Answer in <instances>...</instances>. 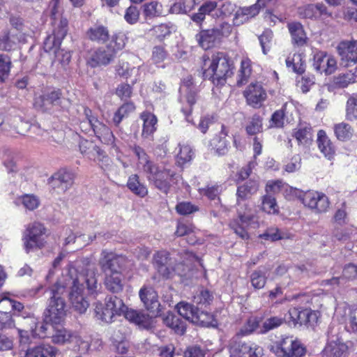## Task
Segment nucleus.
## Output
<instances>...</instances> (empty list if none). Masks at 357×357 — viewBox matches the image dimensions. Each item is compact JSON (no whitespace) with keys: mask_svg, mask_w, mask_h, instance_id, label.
Here are the masks:
<instances>
[{"mask_svg":"<svg viewBox=\"0 0 357 357\" xmlns=\"http://www.w3.org/2000/svg\"><path fill=\"white\" fill-rule=\"evenodd\" d=\"M192 319L193 324L204 327L215 326L217 325V321L213 315L203 310L199 311L198 310L195 317Z\"/></svg>","mask_w":357,"mask_h":357,"instance_id":"40","label":"nucleus"},{"mask_svg":"<svg viewBox=\"0 0 357 357\" xmlns=\"http://www.w3.org/2000/svg\"><path fill=\"white\" fill-rule=\"evenodd\" d=\"M273 38V32L271 30H265L261 35L259 36V40L262 48V52L266 54L269 50V43Z\"/></svg>","mask_w":357,"mask_h":357,"instance_id":"58","label":"nucleus"},{"mask_svg":"<svg viewBox=\"0 0 357 357\" xmlns=\"http://www.w3.org/2000/svg\"><path fill=\"white\" fill-rule=\"evenodd\" d=\"M259 321L256 317L250 318L247 322V325L242 328L237 333L239 335H246L250 334L259 327Z\"/></svg>","mask_w":357,"mask_h":357,"instance_id":"60","label":"nucleus"},{"mask_svg":"<svg viewBox=\"0 0 357 357\" xmlns=\"http://www.w3.org/2000/svg\"><path fill=\"white\" fill-rule=\"evenodd\" d=\"M239 334H236L229 342L231 353L238 357H257L258 347L254 343L243 342L239 340Z\"/></svg>","mask_w":357,"mask_h":357,"instance_id":"11","label":"nucleus"},{"mask_svg":"<svg viewBox=\"0 0 357 357\" xmlns=\"http://www.w3.org/2000/svg\"><path fill=\"white\" fill-rule=\"evenodd\" d=\"M286 64L289 68L292 67L293 71L298 74H303L305 72V64L301 54H294L291 59L287 58Z\"/></svg>","mask_w":357,"mask_h":357,"instance_id":"51","label":"nucleus"},{"mask_svg":"<svg viewBox=\"0 0 357 357\" xmlns=\"http://www.w3.org/2000/svg\"><path fill=\"white\" fill-rule=\"evenodd\" d=\"M123 274L105 275L104 284L105 288L113 294H119L123 289Z\"/></svg>","mask_w":357,"mask_h":357,"instance_id":"32","label":"nucleus"},{"mask_svg":"<svg viewBox=\"0 0 357 357\" xmlns=\"http://www.w3.org/2000/svg\"><path fill=\"white\" fill-rule=\"evenodd\" d=\"M12 67L10 57L4 54H0V83H3L8 77Z\"/></svg>","mask_w":357,"mask_h":357,"instance_id":"46","label":"nucleus"},{"mask_svg":"<svg viewBox=\"0 0 357 357\" xmlns=\"http://www.w3.org/2000/svg\"><path fill=\"white\" fill-rule=\"evenodd\" d=\"M51 338L52 342L56 344H65L73 342H77L79 339V336L75 333L64 328H54V333Z\"/></svg>","mask_w":357,"mask_h":357,"instance_id":"25","label":"nucleus"},{"mask_svg":"<svg viewBox=\"0 0 357 357\" xmlns=\"http://www.w3.org/2000/svg\"><path fill=\"white\" fill-rule=\"evenodd\" d=\"M249 135H254L262 131V117L258 114L253 115L245 127Z\"/></svg>","mask_w":357,"mask_h":357,"instance_id":"47","label":"nucleus"},{"mask_svg":"<svg viewBox=\"0 0 357 357\" xmlns=\"http://www.w3.org/2000/svg\"><path fill=\"white\" fill-rule=\"evenodd\" d=\"M238 218L232 220L229 226L240 238L243 240H248L250 236L247 229L252 221L254 215L249 211L242 212L239 209H238Z\"/></svg>","mask_w":357,"mask_h":357,"instance_id":"12","label":"nucleus"},{"mask_svg":"<svg viewBox=\"0 0 357 357\" xmlns=\"http://www.w3.org/2000/svg\"><path fill=\"white\" fill-rule=\"evenodd\" d=\"M22 202L24 207L30 211L38 208L40 202L39 199L33 195H25L22 197Z\"/></svg>","mask_w":357,"mask_h":357,"instance_id":"61","label":"nucleus"},{"mask_svg":"<svg viewBox=\"0 0 357 357\" xmlns=\"http://www.w3.org/2000/svg\"><path fill=\"white\" fill-rule=\"evenodd\" d=\"M213 299L212 294L208 290H202L199 294L194 296V303L197 305L206 306L210 305Z\"/></svg>","mask_w":357,"mask_h":357,"instance_id":"55","label":"nucleus"},{"mask_svg":"<svg viewBox=\"0 0 357 357\" xmlns=\"http://www.w3.org/2000/svg\"><path fill=\"white\" fill-rule=\"evenodd\" d=\"M261 209L268 213L278 211L276 201L271 195H264L262 198Z\"/></svg>","mask_w":357,"mask_h":357,"instance_id":"54","label":"nucleus"},{"mask_svg":"<svg viewBox=\"0 0 357 357\" xmlns=\"http://www.w3.org/2000/svg\"><path fill=\"white\" fill-rule=\"evenodd\" d=\"M162 6L157 1H152L144 5V13L146 17H153L162 13Z\"/></svg>","mask_w":357,"mask_h":357,"instance_id":"53","label":"nucleus"},{"mask_svg":"<svg viewBox=\"0 0 357 357\" xmlns=\"http://www.w3.org/2000/svg\"><path fill=\"white\" fill-rule=\"evenodd\" d=\"M115 55L116 50L111 45L99 48L91 57V61L93 63L92 66H106L114 59Z\"/></svg>","mask_w":357,"mask_h":357,"instance_id":"24","label":"nucleus"},{"mask_svg":"<svg viewBox=\"0 0 357 357\" xmlns=\"http://www.w3.org/2000/svg\"><path fill=\"white\" fill-rule=\"evenodd\" d=\"M61 96L59 89L45 93L35 98L34 107L43 112H50L54 106L61 103Z\"/></svg>","mask_w":357,"mask_h":357,"instance_id":"10","label":"nucleus"},{"mask_svg":"<svg viewBox=\"0 0 357 357\" xmlns=\"http://www.w3.org/2000/svg\"><path fill=\"white\" fill-rule=\"evenodd\" d=\"M23 38L22 34L11 35L10 31H5L0 37V50L10 52L15 50L18 43Z\"/></svg>","mask_w":357,"mask_h":357,"instance_id":"29","label":"nucleus"},{"mask_svg":"<svg viewBox=\"0 0 357 357\" xmlns=\"http://www.w3.org/2000/svg\"><path fill=\"white\" fill-rule=\"evenodd\" d=\"M95 313L96 317L105 322H112L114 315H116L109 307L105 305V307L102 306L101 303H98L96 305Z\"/></svg>","mask_w":357,"mask_h":357,"instance_id":"48","label":"nucleus"},{"mask_svg":"<svg viewBox=\"0 0 357 357\" xmlns=\"http://www.w3.org/2000/svg\"><path fill=\"white\" fill-rule=\"evenodd\" d=\"M333 131L336 138L341 142L350 140L354 134L353 127L345 122L335 123L333 126Z\"/></svg>","mask_w":357,"mask_h":357,"instance_id":"34","label":"nucleus"},{"mask_svg":"<svg viewBox=\"0 0 357 357\" xmlns=\"http://www.w3.org/2000/svg\"><path fill=\"white\" fill-rule=\"evenodd\" d=\"M290 321L294 326H304L313 328L318 321L320 313L308 308L293 307L289 310Z\"/></svg>","mask_w":357,"mask_h":357,"instance_id":"6","label":"nucleus"},{"mask_svg":"<svg viewBox=\"0 0 357 357\" xmlns=\"http://www.w3.org/2000/svg\"><path fill=\"white\" fill-rule=\"evenodd\" d=\"M174 173L168 169H160L157 166L146 176L147 180L157 189L164 193H167L170 188V181Z\"/></svg>","mask_w":357,"mask_h":357,"instance_id":"7","label":"nucleus"},{"mask_svg":"<svg viewBox=\"0 0 357 357\" xmlns=\"http://www.w3.org/2000/svg\"><path fill=\"white\" fill-rule=\"evenodd\" d=\"M237 185L236 197L238 206L241 201L250 199L259 188V181L255 178H252L242 184L238 183Z\"/></svg>","mask_w":357,"mask_h":357,"instance_id":"18","label":"nucleus"},{"mask_svg":"<svg viewBox=\"0 0 357 357\" xmlns=\"http://www.w3.org/2000/svg\"><path fill=\"white\" fill-rule=\"evenodd\" d=\"M305 206L315 209L317 212H325L329 208L328 198L324 194L318 192H307L302 199Z\"/></svg>","mask_w":357,"mask_h":357,"instance_id":"13","label":"nucleus"},{"mask_svg":"<svg viewBox=\"0 0 357 357\" xmlns=\"http://www.w3.org/2000/svg\"><path fill=\"white\" fill-rule=\"evenodd\" d=\"M56 349L50 345H40L30 349L26 353L27 357H56Z\"/></svg>","mask_w":357,"mask_h":357,"instance_id":"38","label":"nucleus"},{"mask_svg":"<svg viewBox=\"0 0 357 357\" xmlns=\"http://www.w3.org/2000/svg\"><path fill=\"white\" fill-rule=\"evenodd\" d=\"M284 322V319L279 317H271L266 319L260 328V333H266L269 331L273 330L280 326Z\"/></svg>","mask_w":357,"mask_h":357,"instance_id":"50","label":"nucleus"},{"mask_svg":"<svg viewBox=\"0 0 357 357\" xmlns=\"http://www.w3.org/2000/svg\"><path fill=\"white\" fill-rule=\"evenodd\" d=\"M221 130L219 135L214 137L211 141V145L215 150V152L220 155H225L227 151L228 142L226 137L228 135V129L224 125H220Z\"/></svg>","mask_w":357,"mask_h":357,"instance_id":"31","label":"nucleus"},{"mask_svg":"<svg viewBox=\"0 0 357 357\" xmlns=\"http://www.w3.org/2000/svg\"><path fill=\"white\" fill-rule=\"evenodd\" d=\"M59 29L54 28L53 33L48 36L43 43V48L45 52L54 51L58 52L62 40L67 34L68 29L66 28V22L65 20L60 22Z\"/></svg>","mask_w":357,"mask_h":357,"instance_id":"14","label":"nucleus"},{"mask_svg":"<svg viewBox=\"0 0 357 357\" xmlns=\"http://www.w3.org/2000/svg\"><path fill=\"white\" fill-rule=\"evenodd\" d=\"M45 227L40 222H34L28 225L22 238L26 253L45 247V241L44 240L43 235L45 234Z\"/></svg>","mask_w":357,"mask_h":357,"instance_id":"4","label":"nucleus"},{"mask_svg":"<svg viewBox=\"0 0 357 357\" xmlns=\"http://www.w3.org/2000/svg\"><path fill=\"white\" fill-rule=\"evenodd\" d=\"M105 305L114 312L116 315L126 314V312L128 310V307L125 305L123 301L116 296L106 297Z\"/></svg>","mask_w":357,"mask_h":357,"instance_id":"42","label":"nucleus"},{"mask_svg":"<svg viewBox=\"0 0 357 357\" xmlns=\"http://www.w3.org/2000/svg\"><path fill=\"white\" fill-rule=\"evenodd\" d=\"M198 308V307H195L186 302H180L176 305L178 314L192 323H193L192 318L195 317Z\"/></svg>","mask_w":357,"mask_h":357,"instance_id":"39","label":"nucleus"},{"mask_svg":"<svg viewBox=\"0 0 357 357\" xmlns=\"http://www.w3.org/2000/svg\"><path fill=\"white\" fill-rule=\"evenodd\" d=\"M244 95L249 105L258 107L266 98V93L261 84L256 82L249 85Z\"/></svg>","mask_w":357,"mask_h":357,"instance_id":"20","label":"nucleus"},{"mask_svg":"<svg viewBox=\"0 0 357 357\" xmlns=\"http://www.w3.org/2000/svg\"><path fill=\"white\" fill-rule=\"evenodd\" d=\"M259 238L267 241H275L284 238V236L278 228L272 227L267 229L264 233L260 234Z\"/></svg>","mask_w":357,"mask_h":357,"instance_id":"56","label":"nucleus"},{"mask_svg":"<svg viewBox=\"0 0 357 357\" xmlns=\"http://www.w3.org/2000/svg\"><path fill=\"white\" fill-rule=\"evenodd\" d=\"M176 210L178 213L187 215L198 211V208L196 206L191 204L190 202H183L176 205Z\"/></svg>","mask_w":357,"mask_h":357,"instance_id":"59","label":"nucleus"},{"mask_svg":"<svg viewBox=\"0 0 357 357\" xmlns=\"http://www.w3.org/2000/svg\"><path fill=\"white\" fill-rule=\"evenodd\" d=\"M313 66L314 69L320 73H324L326 75H331L333 73L336 69V60L328 56L324 52H319L316 53L313 58Z\"/></svg>","mask_w":357,"mask_h":357,"instance_id":"15","label":"nucleus"},{"mask_svg":"<svg viewBox=\"0 0 357 357\" xmlns=\"http://www.w3.org/2000/svg\"><path fill=\"white\" fill-rule=\"evenodd\" d=\"M208 68L203 72L205 79H209L218 86L225 84L228 77L233 75V62L230 58L223 52H217L211 56V59L205 60L204 66Z\"/></svg>","mask_w":357,"mask_h":357,"instance_id":"2","label":"nucleus"},{"mask_svg":"<svg viewBox=\"0 0 357 357\" xmlns=\"http://www.w3.org/2000/svg\"><path fill=\"white\" fill-rule=\"evenodd\" d=\"M25 322L29 325V328H18V334L20 337V342L26 343L29 340L30 335H34V328H36V322L33 320H25Z\"/></svg>","mask_w":357,"mask_h":357,"instance_id":"52","label":"nucleus"},{"mask_svg":"<svg viewBox=\"0 0 357 357\" xmlns=\"http://www.w3.org/2000/svg\"><path fill=\"white\" fill-rule=\"evenodd\" d=\"M185 357H205V351L199 346L188 347L184 352Z\"/></svg>","mask_w":357,"mask_h":357,"instance_id":"64","label":"nucleus"},{"mask_svg":"<svg viewBox=\"0 0 357 357\" xmlns=\"http://www.w3.org/2000/svg\"><path fill=\"white\" fill-rule=\"evenodd\" d=\"M123 261L124 259L122 257L103 250L99 260V265L105 275L122 274L121 270Z\"/></svg>","mask_w":357,"mask_h":357,"instance_id":"8","label":"nucleus"},{"mask_svg":"<svg viewBox=\"0 0 357 357\" xmlns=\"http://www.w3.org/2000/svg\"><path fill=\"white\" fill-rule=\"evenodd\" d=\"M87 35L89 38L93 41H98L100 43H105L109 39V31L104 26H97L91 28Z\"/></svg>","mask_w":357,"mask_h":357,"instance_id":"41","label":"nucleus"},{"mask_svg":"<svg viewBox=\"0 0 357 357\" xmlns=\"http://www.w3.org/2000/svg\"><path fill=\"white\" fill-rule=\"evenodd\" d=\"M287 26L291 36L292 43L297 46L304 45L307 38L303 25L299 22H291L288 24Z\"/></svg>","mask_w":357,"mask_h":357,"instance_id":"28","label":"nucleus"},{"mask_svg":"<svg viewBox=\"0 0 357 357\" xmlns=\"http://www.w3.org/2000/svg\"><path fill=\"white\" fill-rule=\"evenodd\" d=\"M153 260L154 265L160 274L164 277H168L171 269L173 268L169 253L165 250L158 251L154 255Z\"/></svg>","mask_w":357,"mask_h":357,"instance_id":"21","label":"nucleus"},{"mask_svg":"<svg viewBox=\"0 0 357 357\" xmlns=\"http://www.w3.org/2000/svg\"><path fill=\"white\" fill-rule=\"evenodd\" d=\"M271 351L280 357H302L306 349L300 341L293 337H285L271 346Z\"/></svg>","mask_w":357,"mask_h":357,"instance_id":"5","label":"nucleus"},{"mask_svg":"<svg viewBox=\"0 0 357 357\" xmlns=\"http://www.w3.org/2000/svg\"><path fill=\"white\" fill-rule=\"evenodd\" d=\"M317 144L326 157L330 158L334 154L335 150L331 140L323 130H319L317 133Z\"/></svg>","mask_w":357,"mask_h":357,"instance_id":"37","label":"nucleus"},{"mask_svg":"<svg viewBox=\"0 0 357 357\" xmlns=\"http://www.w3.org/2000/svg\"><path fill=\"white\" fill-rule=\"evenodd\" d=\"M298 14L301 17L306 19L326 18L331 16L327 7L321 3L307 4L298 8Z\"/></svg>","mask_w":357,"mask_h":357,"instance_id":"16","label":"nucleus"},{"mask_svg":"<svg viewBox=\"0 0 357 357\" xmlns=\"http://www.w3.org/2000/svg\"><path fill=\"white\" fill-rule=\"evenodd\" d=\"M259 2L250 6L239 8L234 15L233 25L239 26L256 16L261 8Z\"/></svg>","mask_w":357,"mask_h":357,"instance_id":"19","label":"nucleus"},{"mask_svg":"<svg viewBox=\"0 0 357 357\" xmlns=\"http://www.w3.org/2000/svg\"><path fill=\"white\" fill-rule=\"evenodd\" d=\"M325 351L331 357H345L348 351V347L339 340H333L328 343Z\"/></svg>","mask_w":357,"mask_h":357,"instance_id":"35","label":"nucleus"},{"mask_svg":"<svg viewBox=\"0 0 357 357\" xmlns=\"http://www.w3.org/2000/svg\"><path fill=\"white\" fill-rule=\"evenodd\" d=\"M357 278V266L354 264L346 265L342 271V279L351 280Z\"/></svg>","mask_w":357,"mask_h":357,"instance_id":"63","label":"nucleus"},{"mask_svg":"<svg viewBox=\"0 0 357 357\" xmlns=\"http://www.w3.org/2000/svg\"><path fill=\"white\" fill-rule=\"evenodd\" d=\"M79 149L83 154L87 155L90 158H95L96 155L102 154L101 149L92 142L88 140H82L79 143Z\"/></svg>","mask_w":357,"mask_h":357,"instance_id":"44","label":"nucleus"},{"mask_svg":"<svg viewBox=\"0 0 357 357\" xmlns=\"http://www.w3.org/2000/svg\"><path fill=\"white\" fill-rule=\"evenodd\" d=\"M135 107L132 102H126L121 105L114 113L113 122L117 126L122 119L127 116L130 113L134 112Z\"/></svg>","mask_w":357,"mask_h":357,"instance_id":"45","label":"nucleus"},{"mask_svg":"<svg viewBox=\"0 0 357 357\" xmlns=\"http://www.w3.org/2000/svg\"><path fill=\"white\" fill-rule=\"evenodd\" d=\"M132 92V86L128 84H121L116 89V94L121 99L129 98Z\"/></svg>","mask_w":357,"mask_h":357,"instance_id":"62","label":"nucleus"},{"mask_svg":"<svg viewBox=\"0 0 357 357\" xmlns=\"http://www.w3.org/2000/svg\"><path fill=\"white\" fill-rule=\"evenodd\" d=\"M266 273L267 271L265 268L255 270L251 273L250 282L255 289H260L265 286L267 280Z\"/></svg>","mask_w":357,"mask_h":357,"instance_id":"43","label":"nucleus"},{"mask_svg":"<svg viewBox=\"0 0 357 357\" xmlns=\"http://www.w3.org/2000/svg\"><path fill=\"white\" fill-rule=\"evenodd\" d=\"M82 262L84 266L73 280L68 294L73 307L80 314L84 313L89 305L84 297V290L89 295H96L100 287L98 283V270L96 266L91 264L89 258L84 259Z\"/></svg>","mask_w":357,"mask_h":357,"instance_id":"1","label":"nucleus"},{"mask_svg":"<svg viewBox=\"0 0 357 357\" xmlns=\"http://www.w3.org/2000/svg\"><path fill=\"white\" fill-rule=\"evenodd\" d=\"M346 119L349 121L357 119V95L351 96L346 105Z\"/></svg>","mask_w":357,"mask_h":357,"instance_id":"49","label":"nucleus"},{"mask_svg":"<svg viewBox=\"0 0 357 357\" xmlns=\"http://www.w3.org/2000/svg\"><path fill=\"white\" fill-rule=\"evenodd\" d=\"M139 18V10L137 7L130 6L128 7L124 15L125 20L130 24H134L137 22Z\"/></svg>","mask_w":357,"mask_h":357,"instance_id":"57","label":"nucleus"},{"mask_svg":"<svg viewBox=\"0 0 357 357\" xmlns=\"http://www.w3.org/2000/svg\"><path fill=\"white\" fill-rule=\"evenodd\" d=\"M196 40L200 47L204 50H208L214 47L220 41L218 37V31L215 28L201 31L196 35Z\"/></svg>","mask_w":357,"mask_h":357,"instance_id":"22","label":"nucleus"},{"mask_svg":"<svg viewBox=\"0 0 357 357\" xmlns=\"http://www.w3.org/2000/svg\"><path fill=\"white\" fill-rule=\"evenodd\" d=\"M141 119L143 120L142 137L144 139H150L157 129V118L151 112H143L141 114Z\"/></svg>","mask_w":357,"mask_h":357,"instance_id":"27","label":"nucleus"},{"mask_svg":"<svg viewBox=\"0 0 357 357\" xmlns=\"http://www.w3.org/2000/svg\"><path fill=\"white\" fill-rule=\"evenodd\" d=\"M50 291L52 296L45 312V324L40 326V331L44 334L50 327L54 329L52 324H59L66 315V303L61 296L66 292V287L56 282L51 287Z\"/></svg>","mask_w":357,"mask_h":357,"instance_id":"3","label":"nucleus"},{"mask_svg":"<svg viewBox=\"0 0 357 357\" xmlns=\"http://www.w3.org/2000/svg\"><path fill=\"white\" fill-rule=\"evenodd\" d=\"M49 183L59 192H64L73 185V176L70 172L61 169L49 178Z\"/></svg>","mask_w":357,"mask_h":357,"instance_id":"17","label":"nucleus"},{"mask_svg":"<svg viewBox=\"0 0 357 357\" xmlns=\"http://www.w3.org/2000/svg\"><path fill=\"white\" fill-rule=\"evenodd\" d=\"M337 50L342 60L357 63V40L342 41Z\"/></svg>","mask_w":357,"mask_h":357,"instance_id":"23","label":"nucleus"},{"mask_svg":"<svg viewBox=\"0 0 357 357\" xmlns=\"http://www.w3.org/2000/svg\"><path fill=\"white\" fill-rule=\"evenodd\" d=\"M126 186L136 196L144 198L148 195L147 187L139 181L137 174H132L128 177Z\"/></svg>","mask_w":357,"mask_h":357,"instance_id":"30","label":"nucleus"},{"mask_svg":"<svg viewBox=\"0 0 357 357\" xmlns=\"http://www.w3.org/2000/svg\"><path fill=\"white\" fill-rule=\"evenodd\" d=\"M150 317H151V314H146L132 309H128L125 314L126 319L145 328L151 325Z\"/></svg>","mask_w":357,"mask_h":357,"instance_id":"33","label":"nucleus"},{"mask_svg":"<svg viewBox=\"0 0 357 357\" xmlns=\"http://www.w3.org/2000/svg\"><path fill=\"white\" fill-rule=\"evenodd\" d=\"M164 324L171 328L176 333L183 335L186 330V325L183 321L175 314L168 312L163 319Z\"/></svg>","mask_w":357,"mask_h":357,"instance_id":"36","label":"nucleus"},{"mask_svg":"<svg viewBox=\"0 0 357 357\" xmlns=\"http://www.w3.org/2000/svg\"><path fill=\"white\" fill-rule=\"evenodd\" d=\"M140 299L144 306L151 317L161 315L162 308L158 301V296L155 289L151 287H143L139 293Z\"/></svg>","mask_w":357,"mask_h":357,"instance_id":"9","label":"nucleus"},{"mask_svg":"<svg viewBox=\"0 0 357 357\" xmlns=\"http://www.w3.org/2000/svg\"><path fill=\"white\" fill-rule=\"evenodd\" d=\"M92 131L103 143L110 144L114 142V135L110 129L99 120H94L92 124Z\"/></svg>","mask_w":357,"mask_h":357,"instance_id":"26","label":"nucleus"}]
</instances>
